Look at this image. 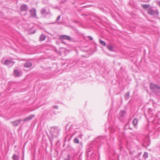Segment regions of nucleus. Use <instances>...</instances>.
Wrapping results in <instances>:
<instances>
[{"label":"nucleus","instance_id":"f8f14e48","mask_svg":"<svg viewBox=\"0 0 160 160\" xmlns=\"http://www.w3.org/2000/svg\"><path fill=\"white\" fill-rule=\"evenodd\" d=\"M12 158L13 160H18L19 157L18 155L14 154L12 157Z\"/></svg>","mask_w":160,"mask_h":160},{"label":"nucleus","instance_id":"f3484780","mask_svg":"<svg viewBox=\"0 0 160 160\" xmlns=\"http://www.w3.org/2000/svg\"><path fill=\"white\" fill-rule=\"evenodd\" d=\"M74 141V142L76 143H78L79 142V141L77 138H75Z\"/></svg>","mask_w":160,"mask_h":160},{"label":"nucleus","instance_id":"20e7f679","mask_svg":"<svg viewBox=\"0 0 160 160\" xmlns=\"http://www.w3.org/2000/svg\"><path fill=\"white\" fill-rule=\"evenodd\" d=\"M14 75L16 77L19 76L21 72L19 70H15L14 71Z\"/></svg>","mask_w":160,"mask_h":160},{"label":"nucleus","instance_id":"aec40b11","mask_svg":"<svg viewBox=\"0 0 160 160\" xmlns=\"http://www.w3.org/2000/svg\"><path fill=\"white\" fill-rule=\"evenodd\" d=\"M35 32V30L34 29V30H33V31L32 32H30V34H33Z\"/></svg>","mask_w":160,"mask_h":160},{"label":"nucleus","instance_id":"1a4fd4ad","mask_svg":"<svg viewBox=\"0 0 160 160\" xmlns=\"http://www.w3.org/2000/svg\"><path fill=\"white\" fill-rule=\"evenodd\" d=\"M20 121L19 120H18L12 122V123L13 126H17L20 123Z\"/></svg>","mask_w":160,"mask_h":160},{"label":"nucleus","instance_id":"4468645a","mask_svg":"<svg viewBox=\"0 0 160 160\" xmlns=\"http://www.w3.org/2000/svg\"><path fill=\"white\" fill-rule=\"evenodd\" d=\"M12 62V61L8 60H6L5 61L4 64L6 65H8Z\"/></svg>","mask_w":160,"mask_h":160},{"label":"nucleus","instance_id":"412c9836","mask_svg":"<svg viewBox=\"0 0 160 160\" xmlns=\"http://www.w3.org/2000/svg\"><path fill=\"white\" fill-rule=\"evenodd\" d=\"M60 16H58V17L57 18V20L58 21L59 20H60Z\"/></svg>","mask_w":160,"mask_h":160},{"label":"nucleus","instance_id":"4be33fe9","mask_svg":"<svg viewBox=\"0 0 160 160\" xmlns=\"http://www.w3.org/2000/svg\"><path fill=\"white\" fill-rule=\"evenodd\" d=\"M158 5L160 7V1L158 2Z\"/></svg>","mask_w":160,"mask_h":160},{"label":"nucleus","instance_id":"2eb2a0df","mask_svg":"<svg viewBox=\"0 0 160 160\" xmlns=\"http://www.w3.org/2000/svg\"><path fill=\"white\" fill-rule=\"evenodd\" d=\"M100 43L101 45H102V46H106V43L105 42L101 40H99Z\"/></svg>","mask_w":160,"mask_h":160},{"label":"nucleus","instance_id":"6e6552de","mask_svg":"<svg viewBox=\"0 0 160 160\" xmlns=\"http://www.w3.org/2000/svg\"><path fill=\"white\" fill-rule=\"evenodd\" d=\"M34 117V115H33L27 117L24 119V121H27L31 120Z\"/></svg>","mask_w":160,"mask_h":160},{"label":"nucleus","instance_id":"423d86ee","mask_svg":"<svg viewBox=\"0 0 160 160\" xmlns=\"http://www.w3.org/2000/svg\"><path fill=\"white\" fill-rule=\"evenodd\" d=\"M27 7L25 5H22L21 7V11H26L27 9Z\"/></svg>","mask_w":160,"mask_h":160},{"label":"nucleus","instance_id":"0eeeda50","mask_svg":"<svg viewBox=\"0 0 160 160\" xmlns=\"http://www.w3.org/2000/svg\"><path fill=\"white\" fill-rule=\"evenodd\" d=\"M24 66L26 68H29L31 67L32 66V64L30 62H26L25 63Z\"/></svg>","mask_w":160,"mask_h":160},{"label":"nucleus","instance_id":"f03ea898","mask_svg":"<svg viewBox=\"0 0 160 160\" xmlns=\"http://www.w3.org/2000/svg\"><path fill=\"white\" fill-rule=\"evenodd\" d=\"M148 14L152 15H155L158 14V11H153L152 9L150 8L148 9Z\"/></svg>","mask_w":160,"mask_h":160},{"label":"nucleus","instance_id":"dca6fc26","mask_svg":"<svg viewBox=\"0 0 160 160\" xmlns=\"http://www.w3.org/2000/svg\"><path fill=\"white\" fill-rule=\"evenodd\" d=\"M149 5H143L142 7L144 9H147L148 8Z\"/></svg>","mask_w":160,"mask_h":160},{"label":"nucleus","instance_id":"f257e3e1","mask_svg":"<svg viewBox=\"0 0 160 160\" xmlns=\"http://www.w3.org/2000/svg\"><path fill=\"white\" fill-rule=\"evenodd\" d=\"M59 38L61 40L66 39L70 41L71 40V38L69 36L65 35L60 36Z\"/></svg>","mask_w":160,"mask_h":160},{"label":"nucleus","instance_id":"a211bd4d","mask_svg":"<svg viewBox=\"0 0 160 160\" xmlns=\"http://www.w3.org/2000/svg\"><path fill=\"white\" fill-rule=\"evenodd\" d=\"M143 156L145 158H147L148 157V154L147 153L145 152L143 154Z\"/></svg>","mask_w":160,"mask_h":160},{"label":"nucleus","instance_id":"7ed1b4c3","mask_svg":"<svg viewBox=\"0 0 160 160\" xmlns=\"http://www.w3.org/2000/svg\"><path fill=\"white\" fill-rule=\"evenodd\" d=\"M150 89H155L157 88L160 90V87L156 84L153 83H151L150 84Z\"/></svg>","mask_w":160,"mask_h":160},{"label":"nucleus","instance_id":"6ab92c4d","mask_svg":"<svg viewBox=\"0 0 160 160\" xmlns=\"http://www.w3.org/2000/svg\"><path fill=\"white\" fill-rule=\"evenodd\" d=\"M88 39L91 40H92V39H93L92 38V37L90 36L88 37Z\"/></svg>","mask_w":160,"mask_h":160},{"label":"nucleus","instance_id":"9b49d317","mask_svg":"<svg viewBox=\"0 0 160 160\" xmlns=\"http://www.w3.org/2000/svg\"><path fill=\"white\" fill-rule=\"evenodd\" d=\"M46 38V36L44 35H41L40 37V40L43 41L45 40Z\"/></svg>","mask_w":160,"mask_h":160},{"label":"nucleus","instance_id":"39448f33","mask_svg":"<svg viewBox=\"0 0 160 160\" xmlns=\"http://www.w3.org/2000/svg\"><path fill=\"white\" fill-rule=\"evenodd\" d=\"M30 14L32 17H34L36 15V11L34 9H32L30 11Z\"/></svg>","mask_w":160,"mask_h":160},{"label":"nucleus","instance_id":"9d476101","mask_svg":"<svg viewBox=\"0 0 160 160\" xmlns=\"http://www.w3.org/2000/svg\"><path fill=\"white\" fill-rule=\"evenodd\" d=\"M107 48L109 50L111 51H113V47L111 45H108L107 46Z\"/></svg>","mask_w":160,"mask_h":160},{"label":"nucleus","instance_id":"ddd939ff","mask_svg":"<svg viewBox=\"0 0 160 160\" xmlns=\"http://www.w3.org/2000/svg\"><path fill=\"white\" fill-rule=\"evenodd\" d=\"M137 123H138V120H137V119L136 118H134L133 121V122H132L133 124L135 127V126H136L137 124Z\"/></svg>","mask_w":160,"mask_h":160}]
</instances>
